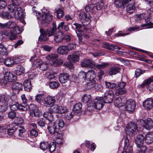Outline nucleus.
Here are the masks:
<instances>
[{"label":"nucleus","instance_id":"obj_1","mask_svg":"<svg viewBox=\"0 0 153 153\" xmlns=\"http://www.w3.org/2000/svg\"><path fill=\"white\" fill-rule=\"evenodd\" d=\"M12 4L9 5L8 8L15 16H17L19 18L22 17L23 13L21 10V8L18 6L21 4L22 0H11Z\"/></svg>","mask_w":153,"mask_h":153},{"label":"nucleus","instance_id":"obj_2","mask_svg":"<svg viewBox=\"0 0 153 153\" xmlns=\"http://www.w3.org/2000/svg\"><path fill=\"white\" fill-rule=\"evenodd\" d=\"M81 54V52L80 51H77L73 53L71 55H69L67 59L70 62L68 63L67 62L65 63V65L68 67H72V64L71 63L79 62V56Z\"/></svg>","mask_w":153,"mask_h":153},{"label":"nucleus","instance_id":"obj_3","mask_svg":"<svg viewBox=\"0 0 153 153\" xmlns=\"http://www.w3.org/2000/svg\"><path fill=\"white\" fill-rule=\"evenodd\" d=\"M12 102L13 101L12 100V102H10V104L9 105H10V108L13 111H16L17 110H19L21 111H26L29 108V106L28 105L19 104L18 102H16L13 104Z\"/></svg>","mask_w":153,"mask_h":153},{"label":"nucleus","instance_id":"obj_4","mask_svg":"<svg viewBox=\"0 0 153 153\" xmlns=\"http://www.w3.org/2000/svg\"><path fill=\"white\" fill-rule=\"evenodd\" d=\"M137 127L136 124L134 123H129L126 130V133L130 136L136 134L137 132Z\"/></svg>","mask_w":153,"mask_h":153},{"label":"nucleus","instance_id":"obj_5","mask_svg":"<svg viewBox=\"0 0 153 153\" xmlns=\"http://www.w3.org/2000/svg\"><path fill=\"white\" fill-rule=\"evenodd\" d=\"M103 100L101 97L97 98L93 102H92L91 104L92 107L91 110H93L94 108H96L97 110L101 109L103 106Z\"/></svg>","mask_w":153,"mask_h":153},{"label":"nucleus","instance_id":"obj_6","mask_svg":"<svg viewBox=\"0 0 153 153\" xmlns=\"http://www.w3.org/2000/svg\"><path fill=\"white\" fill-rule=\"evenodd\" d=\"M138 122L141 123L140 124L147 129H150L153 127V120L150 118L146 119L145 121L143 120H139Z\"/></svg>","mask_w":153,"mask_h":153},{"label":"nucleus","instance_id":"obj_7","mask_svg":"<svg viewBox=\"0 0 153 153\" xmlns=\"http://www.w3.org/2000/svg\"><path fill=\"white\" fill-rule=\"evenodd\" d=\"M126 110L129 113H133L135 107V104L134 101L132 99H129L126 101Z\"/></svg>","mask_w":153,"mask_h":153},{"label":"nucleus","instance_id":"obj_8","mask_svg":"<svg viewBox=\"0 0 153 153\" xmlns=\"http://www.w3.org/2000/svg\"><path fill=\"white\" fill-rule=\"evenodd\" d=\"M52 18V15L50 13H44L41 15L40 19L42 21V23L47 24L51 21Z\"/></svg>","mask_w":153,"mask_h":153},{"label":"nucleus","instance_id":"obj_9","mask_svg":"<svg viewBox=\"0 0 153 153\" xmlns=\"http://www.w3.org/2000/svg\"><path fill=\"white\" fill-rule=\"evenodd\" d=\"M4 79L6 81L9 82H12L14 81H15L16 79V76L13 75V74L10 71L4 70Z\"/></svg>","mask_w":153,"mask_h":153},{"label":"nucleus","instance_id":"obj_10","mask_svg":"<svg viewBox=\"0 0 153 153\" xmlns=\"http://www.w3.org/2000/svg\"><path fill=\"white\" fill-rule=\"evenodd\" d=\"M145 86L149 91H153V81L151 78L145 80L141 85V87L143 88Z\"/></svg>","mask_w":153,"mask_h":153},{"label":"nucleus","instance_id":"obj_11","mask_svg":"<svg viewBox=\"0 0 153 153\" xmlns=\"http://www.w3.org/2000/svg\"><path fill=\"white\" fill-rule=\"evenodd\" d=\"M35 57V56L32 57L31 59H30V60H31L32 62H33V64L34 65H37V66L39 65V69L40 70L42 71H45L48 68V64L44 62L40 64L39 63L38 64V62H39V61H40V60L37 59L36 60V59H34L33 61L32 59Z\"/></svg>","mask_w":153,"mask_h":153},{"label":"nucleus","instance_id":"obj_12","mask_svg":"<svg viewBox=\"0 0 153 153\" xmlns=\"http://www.w3.org/2000/svg\"><path fill=\"white\" fill-rule=\"evenodd\" d=\"M56 100L54 97L51 96H48L44 99V105L46 107L50 106L52 108Z\"/></svg>","mask_w":153,"mask_h":153},{"label":"nucleus","instance_id":"obj_13","mask_svg":"<svg viewBox=\"0 0 153 153\" xmlns=\"http://www.w3.org/2000/svg\"><path fill=\"white\" fill-rule=\"evenodd\" d=\"M52 110L54 112L61 114L64 113L68 111V109L66 108L61 106H58L57 105H54L52 108Z\"/></svg>","mask_w":153,"mask_h":153},{"label":"nucleus","instance_id":"obj_14","mask_svg":"<svg viewBox=\"0 0 153 153\" xmlns=\"http://www.w3.org/2000/svg\"><path fill=\"white\" fill-rule=\"evenodd\" d=\"M125 103L126 99L123 97H119L116 98L114 102V105L119 108L124 105Z\"/></svg>","mask_w":153,"mask_h":153},{"label":"nucleus","instance_id":"obj_15","mask_svg":"<svg viewBox=\"0 0 153 153\" xmlns=\"http://www.w3.org/2000/svg\"><path fill=\"white\" fill-rule=\"evenodd\" d=\"M12 100L8 95L3 94L0 96V103L10 104Z\"/></svg>","mask_w":153,"mask_h":153},{"label":"nucleus","instance_id":"obj_16","mask_svg":"<svg viewBox=\"0 0 153 153\" xmlns=\"http://www.w3.org/2000/svg\"><path fill=\"white\" fill-rule=\"evenodd\" d=\"M128 4L126 7V10L128 13H132L135 12V6L134 5V0H128Z\"/></svg>","mask_w":153,"mask_h":153},{"label":"nucleus","instance_id":"obj_17","mask_svg":"<svg viewBox=\"0 0 153 153\" xmlns=\"http://www.w3.org/2000/svg\"><path fill=\"white\" fill-rule=\"evenodd\" d=\"M145 136L142 134L138 135L135 139V143L137 147L143 146V144L145 142Z\"/></svg>","mask_w":153,"mask_h":153},{"label":"nucleus","instance_id":"obj_18","mask_svg":"<svg viewBox=\"0 0 153 153\" xmlns=\"http://www.w3.org/2000/svg\"><path fill=\"white\" fill-rule=\"evenodd\" d=\"M144 107L147 110H150L153 107V100L151 98H147L143 102Z\"/></svg>","mask_w":153,"mask_h":153},{"label":"nucleus","instance_id":"obj_19","mask_svg":"<svg viewBox=\"0 0 153 153\" xmlns=\"http://www.w3.org/2000/svg\"><path fill=\"white\" fill-rule=\"evenodd\" d=\"M96 74L94 71L91 70L86 73V82H92L95 80Z\"/></svg>","mask_w":153,"mask_h":153},{"label":"nucleus","instance_id":"obj_20","mask_svg":"<svg viewBox=\"0 0 153 153\" xmlns=\"http://www.w3.org/2000/svg\"><path fill=\"white\" fill-rule=\"evenodd\" d=\"M47 128L49 132L51 134H53L57 132L56 125L54 123L49 122Z\"/></svg>","mask_w":153,"mask_h":153},{"label":"nucleus","instance_id":"obj_21","mask_svg":"<svg viewBox=\"0 0 153 153\" xmlns=\"http://www.w3.org/2000/svg\"><path fill=\"white\" fill-rule=\"evenodd\" d=\"M102 47L109 50H114L116 49H120V47L114 45H111L105 42L103 43Z\"/></svg>","mask_w":153,"mask_h":153},{"label":"nucleus","instance_id":"obj_22","mask_svg":"<svg viewBox=\"0 0 153 153\" xmlns=\"http://www.w3.org/2000/svg\"><path fill=\"white\" fill-rule=\"evenodd\" d=\"M64 35L62 32H57L54 34V40L57 43L60 42L63 39Z\"/></svg>","mask_w":153,"mask_h":153},{"label":"nucleus","instance_id":"obj_23","mask_svg":"<svg viewBox=\"0 0 153 153\" xmlns=\"http://www.w3.org/2000/svg\"><path fill=\"white\" fill-rule=\"evenodd\" d=\"M145 142L147 144L151 143L153 142V132H150L145 135Z\"/></svg>","mask_w":153,"mask_h":153},{"label":"nucleus","instance_id":"obj_24","mask_svg":"<svg viewBox=\"0 0 153 153\" xmlns=\"http://www.w3.org/2000/svg\"><path fill=\"white\" fill-rule=\"evenodd\" d=\"M69 75L67 73H63L61 74L59 77V81L61 83L66 82L69 79Z\"/></svg>","mask_w":153,"mask_h":153},{"label":"nucleus","instance_id":"obj_25","mask_svg":"<svg viewBox=\"0 0 153 153\" xmlns=\"http://www.w3.org/2000/svg\"><path fill=\"white\" fill-rule=\"evenodd\" d=\"M14 132V130L13 128L7 129L4 127V129H3L1 135L2 137H5L7 136L6 135L7 134L10 135H12Z\"/></svg>","mask_w":153,"mask_h":153},{"label":"nucleus","instance_id":"obj_26","mask_svg":"<svg viewBox=\"0 0 153 153\" xmlns=\"http://www.w3.org/2000/svg\"><path fill=\"white\" fill-rule=\"evenodd\" d=\"M56 73L55 71H53L52 69L49 70L46 73V75L47 79L49 80L55 79L56 77Z\"/></svg>","mask_w":153,"mask_h":153},{"label":"nucleus","instance_id":"obj_27","mask_svg":"<svg viewBox=\"0 0 153 153\" xmlns=\"http://www.w3.org/2000/svg\"><path fill=\"white\" fill-rule=\"evenodd\" d=\"M23 85L25 91H30L32 88L31 80L28 79L25 81L23 83Z\"/></svg>","mask_w":153,"mask_h":153},{"label":"nucleus","instance_id":"obj_28","mask_svg":"<svg viewBox=\"0 0 153 153\" xmlns=\"http://www.w3.org/2000/svg\"><path fill=\"white\" fill-rule=\"evenodd\" d=\"M41 35L39 37V39L41 41H45L47 40L48 38L45 31L43 29H40Z\"/></svg>","mask_w":153,"mask_h":153},{"label":"nucleus","instance_id":"obj_29","mask_svg":"<svg viewBox=\"0 0 153 153\" xmlns=\"http://www.w3.org/2000/svg\"><path fill=\"white\" fill-rule=\"evenodd\" d=\"M88 85L89 88H94L97 90H98L100 88L102 87V85L100 84H98L96 83L95 80L92 82H88Z\"/></svg>","mask_w":153,"mask_h":153},{"label":"nucleus","instance_id":"obj_30","mask_svg":"<svg viewBox=\"0 0 153 153\" xmlns=\"http://www.w3.org/2000/svg\"><path fill=\"white\" fill-rule=\"evenodd\" d=\"M128 2V0H115L114 3L116 7H120L126 4Z\"/></svg>","mask_w":153,"mask_h":153},{"label":"nucleus","instance_id":"obj_31","mask_svg":"<svg viewBox=\"0 0 153 153\" xmlns=\"http://www.w3.org/2000/svg\"><path fill=\"white\" fill-rule=\"evenodd\" d=\"M81 65L82 67L91 66L92 64V61L90 59H85L81 62Z\"/></svg>","mask_w":153,"mask_h":153},{"label":"nucleus","instance_id":"obj_32","mask_svg":"<svg viewBox=\"0 0 153 153\" xmlns=\"http://www.w3.org/2000/svg\"><path fill=\"white\" fill-rule=\"evenodd\" d=\"M68 50L66 46H63L59 47L57 49V52L60 54H65L68 52Z\"/></svg>","mask_w":153,"mask_h":153},{"label":"nucleus","instance_id":"obj_33","mask_svg":"<svg viewBox=\"0 0 153 153\" xmlns=\"http://www.w3.org/2000/svg\"><path fill=\"white\" fill-rule=\"evenodd\" d=\"M91 16L90 15H88L85 19L81 20V22L83 24V29L84 30L86 29L85 26L88 25L91 21Z\"/></svg>","mask_w":153,"mask_h":153},{"label":"nucleus","instance_id":"obj_34","mask_svg":"<svg viewBox=\"0 0 153 153\" xmlns=\"http://www.w3.org/2000/svg\"><path fill=\"white\" fill-rule=\"evenodd\" d=\"M4 63L7 66H12L14 65L13 57L6 58L4 61Z\"/></svg>","mask_w":153,"mask_h":153},{"label":"nucleus","instance_id":"obj_35","mask_svg":"<svg viewBox=\"0 0 153 153\" xmlns=\"http://www.w3.org/2000/svg\"><path fill=\"white\" fill-rule=\"evenodd\" d=\"M81 100L82 102L86 103H89L90 104V102H92L91 96L90 95L88 94H85L82 97Z\"/></svg>","mask_w":153,"mask_h":153},{"label":"nucleus","instance_id":"obj_36","mask_svg":"<svg viewBox=\"0 0 153 153\" xmlns=\"http://www.w3.org/2000/svg\"><path fill=\"white\" fill-rule=\"evenodd\" d=\"M44 118L48 120L50 122L53 120V116L51 113L49 111H46L44 112L43 114Z\"/></svg>","mask_w":153,"mask_h":153},{"label":"nucleus","instance_id":"obj_37","mask_svg":"<svg viewBox=\"0 0 153 153\" xmlns=\"http://www.w3.org/2000/svg\"><path fill=\"white\" fill-rule=\"evenodd\" d=\"M120 70V69L117 67H113L109 69V74L110 75H115L118 73Z\"/></svg>","mask_w":153,"mask_h":153},{"label":"nucleus","instance_id":"obj_38","mask_svg":"<svg viewBox=\"0 0 153 153\" xmlns=\"http://www.w3.org/2000/svg\"><path fill=\"white\" fill-rule=\"evenodd\" d=\"M17 69L16 71V74L20 75L23 74L25 72V68L21 65H18L17 66Z\"/></svg>","mask_w":153,"mask_h":153},{"label":"nucleus","instance_id":"obj_39","mask_svg":"<svg viewBox=\"0 0 153 153\" xmlns=\"http://www.w3.org/2000/svg\"><path fill=\"white\" fill-rule=\"evenodd\" d=\"M22 84L18 82H14L12 85V88L13 89L17 90L19 91L22 90Z\"/></svg>","mask_w":153,"mask_h":153},{"label":"nucleus","instance_id":"obj_40","mask_svg":"<svg viewBox=\"0 0 153 153\" xmlns=\"http://www.w3.org/2000/svg\"><path fill=\"white\" fill-rule=\"evenodd\" d=\"M58 57V55L57 54H50L46 56L45 58L48 60L51 61Z\"/></svg>","mask_w":153,"mask_h":153},{"label":"nucleus","instance_id":"obj_41","mask_svg":"<svg viewBox=\"0 0 153 153\" xmlns=\"http://www.w3.org/2000/svg\"><path fill=\"white\" fill-rule=\"evenodd\" d=\"M82 107V104L80 103H78L75 105L73 108V110L74 111L79 112L80 111Z\"/></svg>","mask_w":153,"mask_h":153},{"label":"nucleus","instance_id":"obj_42","mask_svg":"<svg viewBox=\"0 0 153 153\" xmlns=\"http://www.w3.org/2000/svg\"><path fill=\"white\" fill-rule=\"evenodd\" d=\"M14 64H19L22 62L23 58L22 56L15 57H13Z\"/></svg>","mask_w":153,"mask_h":153},{"label":"nucleus","instance_id":"obj_43","mask_svg":"<svg viewBox=\"0 0 153 153\" xmlns=\"http://www.w3.org/2000/svg\"><path fill=\"white\" fill-rule=\"evenodd\" d=\"M0 54L2 55H7V54L6 48L1 44H0Z\"/></svg>","mask_w":153,"mask_h":153},{"label":"nucleus","instance_id":"obj_44","mask_svg":"<svg viewBox=\"0 0 153 153\" xmlns=\"http://www.w3.org/2000/svg\"><path fill=\"white\" fill-rule=\"evenodd\" d=\"M113 97L111 96H105L103 97L102 100L105 103H109L113 101Z\"/></svg>","mask_w":153,"mask_h":153},{"label":"nucleus","instance_id":"obj_45","mask_svg":"<svg viewBox=\"0 0 153 153\" xmlns=\"http://www.w3.org/2000/svg\"><path fill=\"white\" fill-rule=\"evenodd\" d=\"M9 104H6L0 103L1 108H0V112H4L6 111L7 108Z\"/></svg>","mask_w":153,"mask_h":153},{"label":"nucleus","instance_id":"obj_46","mask_svg":"<svg viewBox=\"0 0 153 153\" xmlns=\"http://www.w3.org/2000/svg\"><path fill=\"white\" fill-rule=\"evenodd\" d=\"M50 87L52 89L56 88L58 87L59 84L56 81L50 82L49 84Z\"/></svg>","mask_w":153,"mask_h":153},{"label":"nucleus","instance_id":"obj_47","mask_svg":"<svg viewBox=\"0 0 153 153\" xmlns=\"http://www.w3.org/2000/svg\"><path fill=\"white\" fill-rule=\"evenodd\" d=\"M1 16L3 19H9L12 17L11 15L7 12H3L2 13L1 15Z\"/></svg>","mask_w":153,"mask_h":153},{"label":"nucleus","instance_id":"obj_48","mask_svg":"<svg viewBox=\"0 0 153 153\" xmlns=\"http://www.w3.org/2000/svg\"><path fill=\"white\" fill-rule=\"evenodd\" d=\"M56 146V143H54L52 142L49 144L48 147L50 152H53L55 150Z\"/></svg>","mask_w":153,"mask_h":153},{"label":"nucleus","instance_id":"obj_49","mask_svg":"<svg viewBox=\"0 0 153 153\" xmlns=\"http://www.w3.org/2000/svg\"><path fill=\"white\" fill-rule=\"evenodd\" d=\"M105 84L106 87L109 88H114L116 86V84L111 82L105 81Z\"/></svg>","mask_w":153,"mask_h":153},{"label":"nucleus","instance_id":"obj_50","mask_svg":"<svg viewBox=\"0 0 153 153\" xmlns=\"http://www.w3.org/2000/svg\"><path fill=\"white\" fill-rule=\"evenodd\" d=\"M24 122V120L23 118L21 117H18L16 118L15 120L14 123L16 125L21 124Z\"/></svg>","mask_w":153,"mask_h":153},{"label":"nucleus","instance_id":"obj_51","mask_svg":"<svg viewBox=\"0 0 153 153\" xmlns=\"http://www.w3.org/2000/svg\"><path fill=\"white\" fill-rule=\"evenodd\" d=\"M108 65V63L107 62H103L101 64L96 65L95 67L98 69H104L107 67Z\"/></svg>","mask_w":153,"mask_h":153},{"label":"nucleus","instance_id":"obj_52","mask_svg":"<svg viewBox=\"0 0 153 153\" xmlns=\"http://www.w3.org/2000/svg\"><path fill=\"white\" fill-rule=\"evenodd\" d=\"M49 143L47 142H42L40 143V148L42 150H45L47 149L48 147Z\"/></svg>","mask_w":153,"mask_h":153},{"label":"nucleus","instance_id":"obj_53","mask_svg":"<svg viewBox=\"0 0 153 153\" xmlns=\"http://www.w3.org/2000/svg\"><path fill=\"white\" fill-rule=\"evenodd\" d=\"M25 129L23 127H20L18 130H17L16 132H17L18 133V135L19 137H22L23 136V133L25 131Z\"/></svg>","mask_w":153,"mask_h":153},{"label":"nucleus","instance_id":"obj_54","mask_svg":"<svg viewBox=\"0 0 153 153\" xmlns=\"http://www.w3.org/2000/svg\"><path fill=\"white\" fill-rule=\"evenodd\" d=\"M63 62L62 59H58L52 62V64L55 66H57L62 64Z\"/></svg>","mask_w":153,"mask_h":153},{"label":"nucleus","instance_id":"obj_55","mask_svg":"<svg viewBox=\"0 0 153 153\" xmlns=\"http://www.w3.org/2000/svg\"><path fill=\"white\" fill-rule=\"evenodd\" d=\"M5 24L6 27L7 28H14L15 25V23L13 22L9 21Z\"/></svg>","mask_w":153,"mask_h":153},{"label":"nucleus","instance_id":"obj_56","mask_svg":"<svg viewBox=\"0 0 153 153\" xmlns=\"http://www.w3.org/2000/svg\"><path fill=\"white\" fill-rule=\"evenodd\" d=\"M88 15H89V14H86L84 12H82L79 14V17L81 21L85 19Z\"/></svg>","mask_w":153,"mask_h":153},{"label":"nucleus","instance_id":"obj_57","mask_svg":"<svg viewBox=\"0 0 153 153\" xmlns=\"http://www.w3.org/2000/svg\"><path fill=\"white\" fill-rule=\"evenodd\" d=\"M95 6L94 4H89L85 7V10L87 12L92 11L94 8Z\"/></svg>","mask_w":153,"mask_h":153},{"label":"nucleus","instance_id":"obj_58","mask_svg":"<svg viewBox=\"0 0 153 153\" xmlns=\"http://www.w3.org/2000/svg\"><path fill=\"white\" fill-rule=\"evenodd\" d=\"M126 85V83L124 82H120L118 84V85L115 88L116 90H120L123 89Z\"/></svg>","mask_w":153,"mask_h":153},{"label":"nucleus","instance_id":"obj_59","mask_svg":"<svg viewBox=\"0 0 153 153\" xmlns=\"http://www.w3.org/2000/svg\"><path fill=\"white\" fill-rule=\"evenodd\" d=\"M68 51L72 50L75 48L76 47V44L74 42L69 43L66 46Z\"/></svg>","mask_w":153,"mask_h":153},{"label":"nucleus","instance_id":"obj_60","mask_svg":"<svg viewBox=\"0 0 153 153\" xmlns=\"http://www.w3.org/2000/svg\"><path fill=\"white\" fill-rule=\"evenodd\" d=\"M32 113H33L34 116L36 117H39L41 114L40 110L37 108H36L35 109H34L33 110H32Z\"/></svg>","mask_w":153,"mask_h":153},{"label":"nucleus","instance_id":"obj_61","mask_svg":"<svg viewBox=\"0 0 153 153\" xmlns=\"http://www.w3.org/2000/svg\"><path fill=\"white\" fill-rule=\"evenodd\" d=\"M56 31V29L54 27L48 30L47 33L48 36H50L52 35L54 36V34H55L54 33Z\"/></svg>","mask_w":153,"mask_h":153},{"label":"nucleus","instance_id":"obj_62","mask_svg":"<svg viewBox=\"0 0 153 153\" xmlns=\"http://www.w3.org/2000/svg\"><path fill=\"white\" fill-rule=\"evenodd\" d=\"M137 147L138 149H137V152L136 153H145L146 149L145 146H141V147Z\"/></svg>","mask_w":153,"mask_h":153},{"label":"nucleus","instance_id":"obj_63","mask_svg":"<svg viewBox=\"0 0 153 153\" xmlns=\"http://www.w3.org/2000/svg\"><path fill=\"white\" fill-rule=\"evenodd\" d=\"M7 115L9 118L13 119L16 117V113L14 111H11L8 113Z\"/></svg>","mask_w":153,"mask_h":153},{"label":"nucleus","instance_id":"obj_64","mask_svg":"<svg viewBox=\"0 0 153 153\" xmlns=\"http://www.w3.org/2000/svg\"><path fill=\"white\" fill-rule=\"evenodd\" d=\"M57 17L58 18L62 17L64 15V13L62 10L61 9H59L56 11Z\"/></svg>","mask_w":153,"mask_h":153}]
</instances>
